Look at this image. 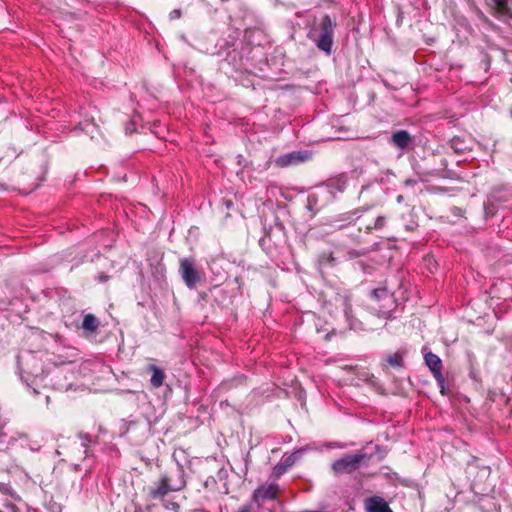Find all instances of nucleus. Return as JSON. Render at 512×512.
Wrapping results in <instances>:
<instances>
[{"label": "nucleus", "instance_id": "f257e3e1", "mask_svg": "<svg viewBox=\"0 0 512 512\" xmlns=\"http://www.w3.org/2000/svg\"><path fill=\"white\" fill-rule=\"evenodd\" d=\"M185 485L184 469L177 465L163 473L160 479L148 488V494L152 500L163 501L170 492L180 491Z\"/></svg>", "mask_w": 512, "mask_h": 512}, {"label": "nucleus", "instance_id": "f03ea898", "mask_svg": "<svg viewBox=\"0 0 512 512\" xmlns=\"http://www.w3.org/2000/svg\"><path fill=\"white\" fill-rule=\"evenodd\" d=\"M18 365L21 369V379L32 388L35 395L39 394V385L44 380V370L41 360L32 352H25L18 356Z\"/></svg>", "mask_w": 512, "mask_h": 512}, {"label": "nucleus", "instance_id": "7ed1b4c3", "mask_svg": "<svg viewBox=\"0 0 512 512\" xmlns=\"http://www.w3.org/2000/svg\"><path fill=\"white\" fill-rule=\"evenodd\" d=\"M336 27V20L332 19L329 15H325L320 23L308 34L309 39L314 42L315 46L327 56L332 54Z\"/></svg>", "mask_w": 512, "mask_h": 512}, {"label": "nucleus", "instance_id": "20e7f679", "mask_svg": "<svg viewBox=\"0 0 512 512\" xmlns=\"http://www.w3.org/2000/svg\"><path fill=\"white\" fill-rule=\"evenodd\" d=\"M368 460L370 456L366 453L348 454L333 462L332 471L336 475L350 474Z\"/></svg>", "mask_w": 512, "mask_h": 512}, {"label": "nucleus", "instance_id": "39448f33", "mask_svg": "<svg viewBox=\"0 0 512 512\" xmlns=\"http://www.w3.org/2000/svg\"><path fill=\"white\" fill-rule=\"evenodd\" d=\"M179 273L186 286L190 289H194L201 281L200 273L192 258H182L180 260Z\"/></svg>", "mask_w": 512, "mask_h": 512}, {"label": "nucleus", "instance_id": "423d86ee", "mask_svg": "<svg viewBox=\"0 0 512 512\" xmlns=\"http://www.w3.org/2000/svg\"><path fill=\"white\" fill-rule=\"evenodd\" d=\"M425 363L431 370L442 394H445V379L442 375V361L436 354L428 352L424 356Z\"/></svg>", "mask_w": 512, "mask_h": 512}, {"label": "nucleus", "instance_id": "0eeeda50", "mask_svg": "<svg viewBox=\"0 0 512 512\" xmlns=\"http://www.w3.org/2000/svg\"><path fill=\"white\" fill-rule=\"evenodd\" d=\"M149 430V425L147 422L143 421L141 423L131 421L127 424V428L125 432L122 434H128L130 440L140 443L146 437L147 432Z\"/></svg>", "mask_w": 512, "mask_h": 512}, {"label": "nucleus", "instance_id": "6e6552de", "mask_svg": "<svg viewBox=\"0 0 512 512\" xmlns=\"http://www.w3.org/2000/svg\"><path fill=\"white\" fill-rule=\"evenodd\" d=\"M309 158V154L306 151H292L279 156L275 163L279 167H287L290 165H296L306 161Z\"/></svg>", "mask_w": 512, "mask_h": 512}, {"label": "nucleus", "instance_id": "1a4fd4ad", "mask_svg": "<svg viewBox=\"0 0 512 512\" xmlns=\"http://www.w3.org/2000/svg\"><path fill=\"white\" fill-rule=\"evenodd\" d=\"M336 301L340 302L341 306L343 307V313H344V316L349 324L350 329H353V330L362 329L361 323L359 321H357L356 319H354V317L352 315V309H351L349 297L346 295L338 296L336 298Z\"/></svg>", "mask_w": 512, "mask_h": 512}, {"label": "nucleus", "instance_id": "9d476101", "mask_svg": "<svg viewBox=\"0 0 512 512\" xmlns=\"http://www.w3.org/2000/svg\"><path fill=\"white\" fill-rule=\"evenodd\" d=\"M366 512H393L388 502L380 496H372L364 501Z\"/></svg>", "mask_w": 512, "mask_h": 512}, {"label": "nucleus", "instance_id": "9b49d317", "mask_svg": "<svg viewBox=\"0 0 512 512\" xmlns=\"http://www.w3.org/2000/svg\"><path fill=\"white\" fill-rule=\"evenodd\" d=\"M412 137L406 130H398L391 135L390 143L399 149H406L412 144Z\"/></svg>", "mask_w": 512, "mask_h": 512}, {"label": "nucleus", "instance_id": "f8f14e48", "mask_svg": "<svg viewBox=\"0 0 512 512\" xmlns=\"http://www.w3.org/2000/svg\"><path fill=\"white\" fill-rule=\"evenodd\" d=\"M147 370L151 373V378H150L151 386L153 388L161 387L166 378L164 371L153 364L148 365Z\"/></svg>", "mask_w": 512, "mask_h": 512}, {"label": "nucleus", "instance_id": "ddd939ff", "mask_svg": "<svg viewBox=\"0 0 512 512\" xmlns=\"http://www.w3.org/2000/svg\"><path fill=\"white\" fill-rule=\"evenodd\" d=\"M277 495V486L268 485L257 489L254 493L256 500L260 499H274Z\"/></svg>", "mask_w": 512, "mask_h": 512}, {"label": "nucleus", "instance_id": "4468645a", "mask_svg": "<svg viewBox=\"0 0 512 512\" xmlns=\"http://www.w3.org/2000/svg\"><path fill=\"white\" fill-rule=\"evenodd\" d=\"M99 325L98 319L92 315L87 314L84 316L83 322H82V328L89 332H94L97 330Z\"/></svg>", "mask_w": 512, "mask_h": 512}, {"label": "nucleus", "instance_id": "2eb2a0df", "mask_svg": "<svg viewBox=\"0 0 512 512\" xmlns=\"http://www.w3.org/2000/svg\"><path fill=\"white\" fill-rule=\"evenodd\" d=\"M78 129L90 135L91 138H94V133L97 131V126L93 121L90 122L88 120H85L84 122H81L78 127L75 128V130Z\"/></svg>", "mask_w": 512, "mask_h": 512}, {"label": "nucleus", "instance_id": "dca6fc26", "mask_svg": "<svg viewBox=\"0 0 512 512\" xmlns=\"http://www.w3.org/2000/svg\"><path fill=\"white\" fill-rule=\"evenodd\" d=\"M386 361L390 366L400 368L403 366V355L400 352H395L388 355Z\"/></svg>", "mask_w": 512, "mask_h": 512}, {"label": "nucleus", "instance_id": "f3484780", "mask_svg": "<svg viewBox=\"0 0 512 512\" xmlns=\"http://www.w3.org/2000/svg\"><path fill=\"white\" fill-rule=\"evenodd\" d=\"M301 453H302V451L298 450V451L290 454L286 458H284V460H283L284 468L282 469L279 467V471H284L287 467H291L300 458Z\"/></svg>", "mask_w": 512, "mask_h": 512}, {"label": "nucleus", "instance_id": "a211bd4d", "mask_svg": "<svg viewBox=\"0 0 512 512\" xmlns=\"http://www.w3.org/2000/svg\"><path fill=\"white\" fill-rule=\"evenodd\" d=\"M495 9L502 15H507L509 12L507 0H492Z\"/></svg>", "mask_w": 512, "mask_h": 512}, {"label": "nucleus", "instance_id": "6ab92c4d", "mask_svg": "<svg viewBox=\"0 0 512 512\" xmlns=\"http://www.w3.org/2000/svg\"><path fill=\"white\" fill-rule=\"evenodd\" d=\"M450 145L451 148L458 153H462L466 150V147L463 145V142H461L459 138H453Z\"/></svg>", "mask_w": 512, "mask_h": 512}, {"label": "nucleus", "instance_id": "aec40b11", "mask_svg": "<svg viewBox=\"0 0 512 512\" xmlns=\"http://www.w3.org/2000/svg\"><path fill=\"white\" fill-rule=\"evenodd\" d=\"M78 436L81 439V445L85 448L84 453L87 456L88 455V445L92 441L91 436L89 434H82V433H80Z\"/></svg>", "mask_w": 512, "mask_h": 512}, {"label": "nucleus", "instance_id": "412c9836", "mask_svg": "<svg viewBox=\"0 0 512 512\" xmlns=\"http://www.w3.org/2000/svg\"><path fill=\"white\" fill-rule=\"evenodd\" d=\"M372 294L377 299L389 297V293L386 288L374 289Z\"/></svg>", "mask_w": 512, "mask_h": 512}, {"label": "nucleus", "instance_id": "4be33fe9", "mask_svg": "<svg viewBox=\"0 0 512 512\" xmlns=\"http://www.w3.org/2000/svg\"><path fill=\"white\" fill-rule=\"evenodd\" d=\"M385 225V217L378 216L374 222V229H382Z\"/></svg>", "mask_w": 512, "mask_h": 512}, {"label": "nucleus", "instance_id": "5701e85b", "mask_svg": "<svg viewBox=\"0 0 512 512\" xmlns=\"http://www.w3.org/2000/svg\"><path fill=\"white\" fill-rule=\"evenodd\" d=\"M337 190L339 192H342L344 189H345V186H346V181L344 179H338L337 182Z\"/></svg>", "mask_w": 512, "mask_h": 512}, {"label": "nucleus", "instance_id": "b1692460", "mask_svg": "<svg viewBox=\"0 0 512 512\" xmlns=\"http://www.w3.org/2000/svg\"><path fill=\"white\" fill-rule=\"evenodd\" d=\"M317 203V196L316 194H310L308 196V207L311 208L312 205Z\"/></svg>", "mask_w": 512, "mask_h": 512}, {"label": "nucleus", "instance_id": "393cba45", "mask_svg": "<svg viewBox=\"0 0 512 512\" xmlns=\"http://www.w3.org/2000/svg\"><path fill=\"white\" fill-rule=\"evenodd\" d=\"M480 473L482 476L487 477L490 474V468L488 466H483L480 469Z\"/></svg>", "mask_w": 512, "mask_h": 512}, {"label": "nucleus", "instance_id": "a878e982", "mask_svg": "<svg viewBox=\"0 0 512 512\" xmlns=\"http://www.w3.org/2000/svg\"><path fill=\"white\" fill-rule=\"evenodd\" d=\"M180 14H181V11H180V10H178V9H176V10H173V11L170 13V17H171L172 19H174V18H178V17H180Z\"/></svg>", "mask_w": 512, "mask_h": 512}, {"label": "nucleus", "instance_id": "bb28decb", "mask_svg": "<svg viewBox=\"0 0 512 512\" xmlns=\"http://www.w3.org/2000/svg\"><path fill=\"white\" fill-rule=\"evenodd\" d=\"M165 507L168 508V509L171 508L173 510L179 509V505L177 503H175V502H171V503L165 505Z\"/></svg>", "mask_w": 512, "mask_h": 512}, {"label": "nucleus", "instance_id": "cd10ccee", "mask_svg": "<svg viewBox=\"0 0 512 512\" xmlns=\"http://www.w3.org/2000/svg\"><path fill=\"white\" fill-rule=\"evenodd\" d=\"M404 184L406 186H414L416 184V181L413 179H407Z\"/></svg>", "mask_w": 512, "mask_h": 512}, {"label": "nucleus", "instance_id": "c85d7f7f", "mask_svg": "<svg viewBox=\"0 0 512 512\" xmlns=\"http://www.w3.org/2000/svg\"><path fill=\"white\" fill-rule=\"evenodd\" d=\"M237 512H251L250 508L247 506L240 507Z\"/></svg>", "mask_w": 512, "mask_h": 512}, {"label": "nucleus", "instance_id": "c756f323", "mask_svg": "<svg viewBox=\"0 0 512 512\" xmlns=\"http://www.w3.org/2000/svg\"><path fill=\"white\" fill-rule=\"evenodd\" d=\"M396 201L398 203H402L404 201V197L402 195H398L397 198H396Z\"/></svg>", "mask_w": 512, "mask_h": 512}, {"label": "nucleus", "instance_id": "7c9ffc66", "mask_svg": "<svg viewBox=\"0 0 512 512\" xmlns=\"http://www.w3.org/2000/svg\"><path fill=\"white\" fill-rule=\"evenodd\" d=\"M474 468V466L472 464H469L468 465V472L471 473V470Z\"/></svg>", "mask_w": 512, "mask_h": 512}, {"label": "nucleus", "instance_id": "2f4dec72", "mask_svg": "<svg viewBox=\"0 0 512 512\" xmlns=\"http://www.w3.org/2000/svg\"><path fill=\"white\" fill-rule=\"evenodd\" d=\"M49 400H50V397L46 396V401L49 402Z\"/></svg>", "mask_w": 512, "mask_h": 512}]
</instances>
